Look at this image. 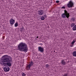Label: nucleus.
<instances>
[{"label":"nucleus","mask_w":76,"mask_h":76,"mask_svg":"<svg viewBox=\"0 0 76 76\" xmlns=\"http://www.w3.org/2000/svg\"><path fill=\"white\" fill-rule=\"evenodd\" d=\"M2 58V63H6L5 64L7 66H9V67L11 66V63L12 62V58L10 56L7 55H5L3 56Z\"/></svg>","instance_id":"obj_1"},{"label":"nucleus","mask_w":76,"mask_h":76,"mask_svg":"<svg viewBox=\"0 0 76 76\" xmlns=\"http://www.w3.org/2000/svg\"><path fill=\"white\" fill-rule=\"evenodd\" d=\"M17 48L18 50L20 51L24 52V53H26L28 50V48L27 45L22 42H21L18 45Z\"/></svg>","instance_id":"obj_2"},{"label":"nucleus","mask_w":76,"mask_h":76,"mask_svg":"<svg viewBox=\"0 0 76 76\" xmlns=\"http://www.w3.org/2000/svg\"><path fill=\"white\" fill-rule=\"evenodd\" d=\"M74 4L72 2V1H70L69 2V3L67 4V6L69 8H70V7H72L73 6Z\"/></svg>","instance_id":"obj_3"},{"label":"nucleus","mask_w":76,"mask_h":76,"mask_svg":"<svg viewBox=\"0 0 76 76\" xmlns=\"http://www.w3.org/2000/svg\"><path fill=\"white\" fill-rule=\"evenodd\" d=\"M4 72H7L10 70V68L7 66H6L4 68Z\"/></svg>","instance_id":"obj_4"},{"label":"nucleus","mask_w":76,"mask_h":76,"mask_svg":"<svg viewBox=\"0 0 76 76\" xmlns=\"http://www.w3.org/2000/svg\"><path fill=\"white\" fill-rule=\"evenodd\" d=\"M38 50L39 51L42 53H43L44 51V48L41 47H38Z\"/></svg>","instance_id":"obj_5"},{"label":"nucleus","mask_w":76,"mask_h":76,"mask_svg":"<svg viewBox=\"0 0 76 76\" xmlns=\"http://www.w3.org/2000/svg\"><path fill=\"white\" fill-rule=\"evenodd\" d=\"M10 22L11 24V26H12V25H13L14 23H15V20L13 19H10Z\"/></svg>","instance_id":"obj_6"},{"label":"nucleus","mask_w":76,"mask_h":76,"mask_svg":"<svg viewBox=\"0 0 76 76\" xmlns=\"http://www.w3.org/2000/svg\"><path fill=\"white\" fill-rule=\"evenodd\" d=\"M64 13L66 15V18H69V17L70 16V14L69 13H68L67 12V11H66V10H64Z\"/></svg>","instance_id":"obj_7"},{"label":"nucleus","mask_w":76,"mask_h":76,"mask_svg":"<svg viewBox=\"0 0 76 76\" xmlns=\"http://www.w3.org/2000/svg\"><path fill=\"white\" fill-rule=\"evenodd\" d=\"M66 62L64 61V59L62 60L61 62V65H63V66L66 65Z\"/></svg>","instance_id":"obj_8"},{"label":"nucleus","mask_w":76,"mask_h":76,"mask_svg":"<svg viewBox=\"0 0 76 76\" xmlns=\"http://www.w3.org/2000/svg\"><path fill=\"white\" fill-rule=\"evenodd\" d=\"M39 14V15H42L44 14V11L42 10H41L38 11Z\"/></svg>","instance_id":"obj_9"},{"label":"nucleus","mask_w":76,"mask_h":76,"mask_svg":"<svg viewBox=\"0 0 76 76\" xmlns=\"http://www.w3.org/2000/svg\"><path fill=\"white\" fill-rule=\"evenodd\" d=\"M31 66H30V65L29 64V65H27V66H26V68L27 70H30L31 69Z\"/></svg>","instance_id":"obj_10"},{"label":"nucleus","mask_w":76,"mask_h":76,"mask_svg":"<svg viewBox=\"0 0 76 76\" xmlns=\"http://www.w3.org/2000/svg\"><path fill=\"white\" fill-rule=\"evenodd\" d=\"M61 16L63 18H66V15L65 14V13H63L62 14Z\"/></svg>","instance_id":"obj_11"},{"label":"nucleus","mask_w":76,"mask_h":76,"mask_svg":"<svg viewBox=\"0 0 76 76\" xmlns=\"http://www.w3.org/2000/svg\"><path fill=\"white\" fill-rule=\"evenodd\" d=\"M73 56L74 57H76V51H74L73 52L72 54Z\"/></svg>","instance_id":"obj_12"},{"label":"nucleus","mask_w":76,"mask_h":76,"mask_svg":"<svg viewBox=\"0 0 76 76\" xmlns=\"http://www.w3.org/2000/svg\"><path fill=\"white\" fill-rule=\"evenodd\" d=\"M72 29L73 31H75V30H76V25L74 26L72 28Z\"/></svg>","instance_id":"obj_13"},{"label":"nucleus","mask_w":76,"mask_h":76,"mask_svg":"<svg viewBox=\"0 0 76 76\" xmlns=\"http://www.w3.org/2000/svg\"><path fill=\"white\" fill-rule=\"evenodd\" d=\"M33 62H32V61H31V62H30V64H29V65L31 66H32L33 65Z\"/></svg>","instance_id":"obj_14"},{"label":"nucleus","mask_w":76,"mask_h":76,"mask_svg":"<svg viewBox=\"0 0 76 76\" xmlns=\"http://www.w3.org/2000/svg\"><path fill=\"white\" fill-rule=\"evenodd\" d=\"M40 19L42 20H44L45 19V18L44 16H42V17H41Z\"/></svg>","instance_id":"obj_15"},{"label":"nucleus","mask_w":76,"mask_h":76,"mask_svg":"<svg viewBox=\"0 0 76 76\" xmlns=\"http://www.w3.org/2000/svg\"><path fill=\"white\" fill-rule=\"evenodd\" d=\"M71 21H75V19L74 18H71Z\"/></svg>","instance_id":"obj_16"},{"label":"nucleus","mask_w":76,"mask_h":76,"mask_svg":"<svg viewBox=\"0 0 76 76\" xmlns=\"http://www.w3.org/2000/svg\"><path fill=\"white\" fill-rule=\"evenodd\" d=\"M18 25V22H16L15 24V27H17Z\"/></svg>","instance_id":"obj_17"},{"label":"nucleus","mask_w":76,"mask_h":76,"mask_svg":"<svg viewBox=\"0 0 76 76\" xmlns=\"http://www.w3.org/2000/svg\"><path fill=\"white\" fill-rule=\"evenodd\" d=\"M75 26V24L74 23H72L71 24V26L72 28L73 27Z\"/></svg>","instance_id":"obj_18"},{"label":"nucleus","mask_w":76,"mask_h":76,"mask_svg":"<svg viewBox=\"0 0 76 76\" xmlns=\"http://www.w3.org/2000/svg\"><path fill=\"white\" fill-rule=\"evenodd\" d=\"M46 68L47 69H48V67H49V65L48 64H47L46 65Z\"/></svg>","instance_id":"obj_19"},{"label":"nucleus","mask_w":76,"mask_h":76,"mask_svg":"<svg viewBox=\"0 0 76 76\" xmlns=\"http://www.w3.org/2000/svg\"><path fill=\"white\" fill-rule=\"evenodd\" d=\"M75 40H73V41L72 42L71 44L73 45L75 44Z\"/></svg>","instance_id":"obj_20"},{"label":"nucleus","mask_w":76,"mask_h":76,"mask_svg":"<svg viewBox=\"0 0 76 76\" xmlns=\"http://www.w3.org/2000/svg\"><path fill=\"white\" fill-rule=\"evenodd\" d=\"M22 76H26V74H25V73H23L22 74Z\"/></svg>","instance_id":"obj_21"},{"label":"nucleus","mask_w":76,"mask_h":76,"mask_svg":"<svg viewBox=\"0 0 76 76\" xmlns=\"http://www.w3.org/2000/svg\"><path fill=\"white\" fill-rule=\"evenodd\" d=\"M68 75L67 74H65L63 75V76H67Z\"/></svg>","instance_id":"obj_22"},{"label":"nucleus","mask_w":76,"mask_h":76,"mask_svg":"<svg viewBox=\"0 0 76 76\" xmlns=\"http://www.w3.org/2000/svg\"><path fill=\"white\" fill-rule=\"evenodd\" d=\"M61 8V9H65V8H66V7H64V6H63Z\"/></svg>","instance_id":"obj_23"},{"label":"nucleus","mask_w":76,"mask_h":76,"mask_svg":"<svg viewBox=\"0 0 76 76\" xmlns=\"http://www.w3.org/2000/svg\"><path fill=\"white\" fill-rule=\"evenodd\" d=\"M56 3H58L59 2V1H56Z\"/></svg>","instance_id":"obj_24"},{"label":"nucleus","mask_w":76,"mask_h":76,"mask_svg":"<svg viewBox=\"0 0 76 76\" xmlns=\"http://www.w3.org/2000/svg\"><path fill=\"white\" fill-rule=\"evenodd\" d=\"M21 30H24V28L23 27L21 28Z\"/></svg>","instance_id":"obj_25"},{"label":"nucleus","mask_w":76,"mask_h":76,"mask_svg":"<svg viewBox=\"0 0 76 76\" xmlns=\"http://www.w3.org/2000/svg\"><path fill=\"white\" fill-rule=\"evenodd\" d=\"M44 17H45V18H47V15H44Z\"/></svg>","instance_id":"obj_26"},{"label":"nucleus","mask_w":76,"mask_h":76,"mask_svg":"<svg viewBox=\"0 0 76 76\" xmlns=\"http://www.w3.org/2000/svg\"><path fill=\"white\" fill-rule=\"evenodd\" d=\"M73 45L72 44V45H71V47H73Z\"/></svg>","instance_id":"obj_27"},{"label":"nucleus","mask_w":76,"mask_h":76,"mask_svg":"<svg viewBox=\"0 0 76 76\" xmlns=\"http://www.w3.org/2000/svg\"><path fill=\"white\" fill-rule=\"evenodd\" d=\"M38 38V37H37V38Z\"/></svg>","instance_id":"obj_28"},{"label":"nucleus","mask_w":76,"mask_h":76,"mask_svg":"<svg viewBox=\"0 0 76 76\" xmlns=\"http://www.w3.org/2000/svg\"><path fill=\"white\" fill-rule=\"evenodd\" d=\"M55 51H54V53H55Z\"/></svg>","instance_id":"obj_29"},{"label":"nucleus","mask_w":76,"mask_h":76,"mask_svg":"<svg viewBox=\"0 0 76 76\" xmlns=\"http://www.w3.org/2000/svg\"><path fill=\"white\" fill-rule=\"evenodd\" d=\"M66 60H67V59H66Z\"/></svg>","instance_id":"obj_30"}]
</instances>
